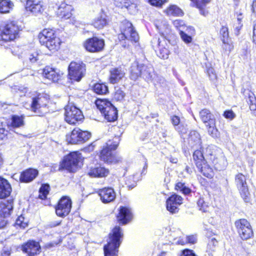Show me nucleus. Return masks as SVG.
Returning <instances> with one entry per match:
<instances>
[{"instance_id":"603ef678","label":"nucleus","mask_w":256,"mask_h":256,"mask_svg":"<svg viewBox=\"0 0 256 256\" xmlns=\"http://www.w3.org/2000/svg\"><path fill=\"white\" fill-rule=\"evenodd\" d=\"M206 71L211 80H215L216 78V74L213 68L210 66V64H206Z\"/></svg>"},{"instance_id":"4468645a","label":"nucleus","mask_w":256,"mask_h":256,"mask_svg":"<svg viewBox=\"0 0 256 256\" xmlns=\"http://www.w3.org/2000/svg\"><path fill=\"white\" fill-rule=\"evenodd\" d=\"M182 202V198L177 194H173L166 200V209L171 214L178 212V206Z\"/></svg>"},{"instance_id":"aec40b11","label":"nucleus","mask_w":256,"mask_h":256,"mask_svg":"<svg viewBox=\"0 0 256 256\" xmlns=\"http://www.w3.org/2000/svg\"><path fill=\"white\" fill-rule=\"evenodd\" d=\"M43 76L53 82H57L60 78V74L56 69L46 66L42 70Z\"/></svg>"},{"instance_id":"c85d7f7f","label":"nucleus","mask_w":256,"mask_h":256,"mask_svg":"<svg viewBox=\"0 0 256 256\" xmlns=\"http://www.w3.org/2000/svg\"><path fill=\"white\" fill-rule=\"evenodd\" d=\"M164 12L169 16H182L184 15L182 10L176 5H170Z\"/></svg>"},{"instance_id":"7ed1b4c3","label":"nucleus","mask_w":256,"mask_h":256,"mask_svg":"<svg viewBox=\"0 0 256 256\" xmlns=\"http://www.w3.org/2000/svg\"><path fill=\"white\" fill-rule=\"evenodd\" d=\"M82 160L81 154L78 152L70 153L64 157L61 168L70 172H74L78 168V163Z\"/></svg>"},{"instance_id":"13d9d810","label":"nucleus","mask_w":256,"mask_h":256,"mask_svg":"<svg viewBox=\"0 0 256 256\" xmlns=\"http://www.w3.org/2000/svg\"><path fill=\"white\" fill-rule=\"evenodd\" d=\"M40 55L39 52L38 51H36L30 54L28 58L31 62L34 63L36 62L40 59Z\"/></svg>"},{"instance_id":"e2e57ef3","label":"nucleus","mask_w":256,"mask_h":256,"mask_svg":"<svg viewBox=\"0 0 256 256\" xmlns=\"http://www.w3.org/2000/svg\"><path fill=\"white\" fill-rule=\"evenodd\" d=\"M180 37L186 43H190L192 40L191 36H188L186 33H180Z\"/></svg>"},{"instance_id":"4d7b16f0","label":"nucleus","mask_w":256,"mask_h":256,"mask_svg":"<svg viewBox=\"0 0 256 256\" xmlns=\"http://www.w3.org/2000/svg\"><path fill=\"white\" fill-rule=\"evenodd\" d=\"M148 2L152 6L161 8L164 4L168 2V0H148Z\"/></svg>"},{"instance_id":"f704fd0d","label":"nucleus","mask_w":256,"mask_h":256,"mask_svg":"<svg viewBox=\"0 0 256 256\" xmlns=\"http://www.w3.org/2000/svg\"><path fill=\"white\" fill-rule=\"evenodd\" d=\"M222 40L223 49L230 52L233 49L234 46L232 40L229 38L228 33H223Z\"/></svg>"},{"instance_id":"f3484780","label":"nucleus","mask_w":256,"mask_h":256,"mask_svg":"<svg viewBox=\"0 0 256 256\" xmlns=\"http://www.w3.org/2000/svg\"><path fill=\"white\" fill-rule=\"evenodd\" d=\"M140 76L147 82H153L154 84L157 82L154 70L151 65H142Z\"/></svg>"},{"instance_id":"1a4fd4ad","label":"nucleus","mask_w":256,"mask_h":256,"mask_svg":"<svg viewBox=\"0 0 256 256\" xmlns=\"http://www.w3.org/2000/svg\"><path fill=\"white\" fill-rule=\"evenodd\" d=\"M83 46L85 49L89 52H99L103 50L104 46V42L103 39L93 37L86 40L84 42Z\"/></svg>"},{"instance_id":"79ce46f5","label":"nucleus","mask_w":256,"mask_h":256,"mask_svg":"<svg viewBox=\"0 0 256 256\" xmlns=\"http://www.w3.org/2000/svg\"><path fill=\"white\" fill-rule=\"evenodd\" d=\"M94 91L98 94H105L108 92V88L104 84L96 83L93 87Z\"/></svg>"},{"instance_id":"0eeeda50","label":"nucleus","mask_w":256,"mask_h":256,"mask_svg":"<svg viewBox=\"0 0 256 256\" xmlns=\"http://www.w3.org/2000/svg\"><path fill=\"white\" fill-rule=\"evenodd\" d=\"M40 42L46 44V46L50 50H57L60 44L59 38L55 33H39L38 36Z\"/></svg>"},{"instance_id":"f8f14e48","label":"nucleus","mask_w":256,"mask_h":256,"mask_svg":"<svg viewBox=\"0 0 256 256\" xmlns=\"http://www.w3.org/2000/svg\"><path fill=\"white\" fill-rule=\"evenodd\" d=\"M72 208V200L68 196H63L59 200L56 208V214L60 217L68 214Z\"/></svg>"},{"instance_id":"58836bf2","label":"nucleus","mask_w":256,"mask_h":256,"mask_svg":"<svg viewBox=\"0 0 256 256\" xmlns=\"http://www.w3.org/2000/svg\"><path fill=\"white\" fill-rule=\"evenodd\" d=\"M95 103L102 114L105 112L108 109V108H110L112 105L110 101L106 100L98 99Z\"/></svg>"},{"instance_id":"7c9ffc66","label":"nucleus","mask_w":256,"mask_h":256,"mask_svg":"<svg viewBox=\"0 0 256 256\" xmlns=\"http://www.w3.org/2000/svg\"><path fill=\"white\" fill-rule=\"evenodd\" d=\"M120 40L137 42L139 40L138 33H120L118 36Z\"/></svg>"},{"instance_id":"0e129e2a","label":"nucleus","mask_w":256,"mask_h":256,"mask_svg":"<svg viewBox=\"0 0 256 256\" xmlns=\"http://www.w3.org/2000/svg\"><path fill=\"white\" fill-rule=\"evenodd\" d=\"M180 256H196L192 250L185 249L182 252Z\"/></svg>"},{"instance_id":"f257e3e1","label":"nucleus","mask_w":256,"mask_h":256,"mask_svg":"<svg viewBox=\"0 0 256 256\" xmlns=\"http://www.w3.org/2000/svg\"><path fill=\"white\" fill-rule=\"evenodd\" d=\"M122 236V228L119 226H116L109 234L107 244L104 246V256H117L118 248L120 244Z\"/></svg>"},{"instance_id":"49530a36","label":"nucleus","mask_w":256,"mask_h":256,"mask_svg":"<svg viewBox=\"0 0 256 256\" xmlns=\"http://www.w3.org/2000/svg\"><path fill=\"white\" fill-rule=\"evenodd\" d=\"M208 128V134L212 137L217 136L218 130L216 128V120H211L210 123L206 125Z\"/></svg>"},{"instance_id":"a878e982","label":"nucleus","mask_w":256,"mask_h":256,"mask_svg":"<svg viewBox=\"0 0 256 256\" xmlns=\"http://www.w3.org/2000/svg\"><path fill=\"white\" fill-rule=\"evenodd\" d=\"M13 200H10L0 204V216L8 218L12 211Z\"/></svg>"},{"instance_id":"052dcab7","label":"nucleus","mask_w":256,"mask_h":256,"mask_svg":"<svg viewBox=\"0 0 256 256\" xmlns=\"http://www.w3.org/2000/svg\"><path fill=\"white\" fill-rule=\"evenodd\" d=\"M223 115L225 118L230 120H232L236 117L235 114L232 110H226Z\"/></svg>"},{"instance_id":"3c124183","label":"nucleus","mask_w":256,"mask_h":256,"mask_svg":"<svg viewBox=\"0 0 256 256\" xmlns=\"http://www.w3.org/2000/svg\"><path fill=\"white\" fill-rule=\"evenodd\" d=\"M176 189L180 190L184 194H188L191 192V190L186 186L184 183L179 182L176 185Z\"/></svg>"},{"instance_id":"c756f323","label":"nucleus","mask_w":256,"mask_h":256,"mask_svg":"<svg viewBox=\"0 0 256 256\" xmlns=\"http://www.w3.org/2000/svg\"><path fill=\"white\" fill-rule=\"evenodd\" d=\"M106 112L102 113L104 118L108 122H114L117 119L118 114L116 108L112 105L110 108H108Z\"/></svg>"},{"instance_id":"dca6fc26","label":"nucleus","mask_w":256,"mask_h":256,"mask_svg":"<svg viewBox=\"0 0 256 256\" xmlns=\"http://www.w3.org/2000/svg\"><path fill=\"white\" fill-rule=\"evenodd\" d=\"M22 250L28 256H35L40 252V246L38 242L30 240L22 246Z\"/></svg>"},{"instance_id":"6ab92c4d","label":"nucleus","mask_w":256,"mask_h":256,"mask_svg":"<svg viewBox=\"0 0 256 256\" xmlns=\"http://www.w3.org/2000/svg\"><path fill=\"white\" fill-rule=\"evenodd\" d=\"M117 218L120 223L123 224H127L132 218L131 210L126 206H120Z\"/></svg>"},{"instance_id":"de8ad7c7","label":"nucleus","mask_w":256,"mask_h":256,"mask_svg":"<svg viewBox=\"0 0 256 256\" xmlns=\"http://www.w3.org/2000/svg\"><path fill=\"white\" fill-rule=\"evenodd\" d=\"M138 0H135L133 2L130 1L128 2V7L126 8L129 13L131 14H136L138 12Z\"/></svg>"},{"instance_id":"a211bd4d","label":"nucleus","mask_w":256,"mask_h":256,"mask_svg":"<svg viewBox=\"0 0 256 256\" xmlns=\"http://www.w3.org/2000/svg\"><path fill=\"white\" fill-rule=\"evenodd\" d=\"M24 26L17 22H10L0 26V32H20L23 30Z\"/></svg>"},{"instance_id":"4be33fe9","label":"nucleus","mask_w":256,"mask_h":256,"mask_svg":"<svg viewBox=\"0 0 256 256\" xmlns=\"http://www.w3.org/2000/svg\"><path fill=\"white\" fill-rule=\"evenodd\" d=\"M190 146L194 148H201V138L200 134L196 130H192L189 134L188 139Z\"/></svg>"},{"instance_id":"c9c22d12","label":"nucleus","mask_w":256,"mask_h":256,"mask_svg":"<svg viewBox=\"0 0 256 256\" xmlns=\"http://www.w3.org/2000/svg\"><path fill=\"white\" fill-rule=\"evenodd\" d=\"M119 28L120 32H136L132 24L126 20L120 22Z\"/></svg>"},{"instance_id":"37998d69","label":"nucleus","mask_w":256,"mask_h":256,"mask_svg":"<svg viewBox=\"0 0 256 256\" xmlns=\"http://www.w3.org/2000/svg\"><path fill=\"white\" fill-rule=\"evenodd\" d=\"M204 153L210 160H214L216 156V147L214 146H208L206 148Z\"/></svg>"},{"instance_id":"ea45409f","label":"nucleus","mask_w":256,"mask_h":256,"mask_svg":"<svg viewBox=\"0 0 256 256\" xmlns=\"http://www.w3.org/2000/svg\"><path fill=\"white\" fill-rule=\"evenodd\" d=\"M11 126L12 128H20L24 125V116L14 115L12 117Z\"/></svg>"},{"instance_id":"6e6d98bb","label":"nucleus","mask_w":256,"mask_h":256,"mask_svg":"<svg viewBox=\"0 0 256 256\" xmlns=\"http://www.w3.org/2000/svg\"><path fill=\"white\" fill-rule=\"evenodd\" d=\"M130 0H115L114 2V5L119 8L122 9L125 8H126L128 5Z\"/></svg>"},{"instance_id":"864d4df0","label":"nucleus","mask_w":256,"mask_h":256,"mask_svg":"<svg viewBox=\"0 0 256 256\" xmlns=\"http://www.w3.org/2000/svg\"><path fill=\"white\" fill-rule=\"evenodd\" d=\"M50 186L47 184H42L40 188V197L42 199L46 198L47 194H48Z\"/></svg>"},{"instance_id":"2f4dec72","label":"nucleus","mask_w":256,"mask_h":256,"mask_svg":"<svg viewBox=\"0 0 256 256\" xmlns=\"http://www.w3.org/2000/svg\"><path fill=\"white\" fill-rule=\"evenodd\" d=\"M200 116L205 125L210 123L211 120H216L214 116L208 109H203L200 112Z\"/></svg>"},{"instance_id":"ddd939ff","label":"nucleus","mask_w":256,"mask_h":256,"mask_svg":"<svg viewBox=\"0 0 256 256\" xmlns=\"http://www.w3.org/2000/svg\"><path fill=\"white\" fill-rule=\"evenodd\" d=\"M97 193L104 204H108L113 202L116 197V194L112 188L108 187L100 189Z\"/></svg>"},{"instance_id":"2eb2a0df","label":"nucleus","mask_w":256,"mask_h":256,"mask_svg":"<svg viewBox=\"0 0 256 256\" xmlns=\"http://www.w3.org/2000/svg\"><path fill=\"white\" fill-rule=\"evenodd\" d=\"M25 8L27 11L34 15L42 13L44 9L43 2L40 0H27Z\"/></svg>"},{"instance_id":"a18cd8bd","label":"nucleus","mask_w":256,"mask_h":256,"mask_svg":"<svg viewBox=\"0 0 256 256\" xmlns=\"http://www.w3.org/2000/svg\"><path fill=\"white\" fill-rule=\"evenodd\" d=\"M18 34V33H0V41L6 42L13 40Z\"/></svg>"},{"instance_id":"bb28decb","label":"nucleus","mask_w":256,"mask_h":256,"mask_svg":"<svg viewBox=\"0 0 256 256\" xmlns=\"http://www.w3.org/2000/svg\"><path fill=\"white\" fill-rule=\"evenodd\" d=\"M108 173V169L100 166L92 168L88 172V174L92 177L102 178L107 176Z\"/></svg>"},{"instance_id":"4c0bfd02","label":"nucleus","mask_w":256,"mask_h":256,"mask_svg":"<svg viewBox=\"0 0 256 256\" xmlns=\"http://www.w3.org/2000/svg\"><path fill=\"white\" fill-rule=\"evenodd\" d=\"M106 16L102 13L100 16L98 17L93 23V25L98 30L102 29L107 24Z\"/></svg>"},{"instance_id":"a19ab883","label":"nucleus","mask_w":256,"mask_h":256,"mask_svg":"<svg viewBox=\"0 0 256 256\" xmlns=\"http://www.w3.org/2000/svg\"><path fill=\"white\" fill-rule=\"evenodd\" d=\"M194 160L195 161L196 167L200 166L202 164L205 163L203 152L200 150H196L193 154Z\"/></svg>"},{"instance_id":"9b49d317","label":"nucleus","mask_w":256,"mask_h":256,"mask_svg":"<svg viewBox=\"0 0 256 256\" xmlns=\"http://www.w3.org/2000/svg\"><path fill=\"white\" fill-rule=\"evenodd\" d=\"M235 182L237 188L240 190L242 197L246 202H248L250 199V192L245 176L242 174H236L235 177Z\"/></svg>"},{"instance_id":"cd10ccee","label":"nucleus","mask_w":256,"mask_h":256,"mask_svg":"<svg viewBox=\"0 0 256 256\" xmlns=\"http://www.w3.org/2000/svg\"><path fill=\"white\" fill-rule=\"evenodd\" d=\"M142 65L139 64L137 62H134L130 67V78L132 80H136L140 76Z\"/></svg>"},{"instance_id":"20e7f679","label":"nucleus","mask_w":256,"mask_h":256,"mask_svg":"<svg viewBox=\"0 0 256 256\" xmlns=\"http://www.w3.org/2000/svg\"><path fill=\"white\" fill-rule=\"evenodd\" d=\"M235 226L240 238L247 240L254 236V232L250 223L244 218L240 219L235 222Z\"/></svg>"},{"instance_id":"338daca9","label":"nucleus","mask_w":256,"mask_h":256,"mask_svg":"<svg viewBox=\"0 0 256 256\" xmlns=\"http://www.w3.org/2000/svg\"><path fill=\"white\" fill-rule=\"evenodd\" d=\"M218 244V241L214 238H212L211 240L208 242V248L212 250H214V248L216 245Z\"/></svg>"},{"instance_id":"69168bd1","label":"nucleus","mask_w":256,"mask_h":256,"mask_svg":"<svg viewBox=\"0 0 256 256\" xmlns=\"http://www.w3.org/2000/svg\"><path fill=\"white\" fill-rule=\"evenodd\" d=\"M176 130L180 134H186L187 132V128L186 126H184L182 124H180L179 126L176 127Z\"/></svg>"},{"instance_id":"423d86ee","label":"nucleus","mask_w":256,"mask_h":256,"mask_svg":"<svg viewBox=\"0 0 256 256\" xmlns=\"http://www.w3.org/2000/svg\"><path fill=\"white\" fill-rule=\"evenodd\" d=\"M90 136V132L75 128L70 134L66 135V141L72 144H80L88 140Z\"/></svg>"},{"instance_id":"39448f33","label":"nucleus","mask_w":256,"mask_h":256,"mask_svg":"<svg viewBox=\"0 0 256 256\" xmlns=\"http://www.w3.org/2000/svg\"><path fill=\"white\" fill-rule=\"evenodd\" d=\"M114 144H112L110 141L106 144V146L102 150L100 154V159L101 160L108 164L116 163L120 160V158H117L112 153V150H114L117 148L118 144V142H114Z\"/></svg>"},{"instance_id":"5fc2aeb1","label":"nucleus","mask_w":256,"mask_h":256,"mask_svg":"<svg viewBox=\"0 0 256 256\" xmlns=\"http://www.w3.org/2000/svg\"><path fill=\"white\" fill-rule=\"evenodd\" d=\"M125 96L124 92L119 88H115V92L114 94V98L117 101L123 100Z\"/></svg>"},{"instance_id":"8fccbe9b","label":"nucleus","mask_w":256,"mask_h":256,"mask_svg":"<svg viewBox=\"0 0 256 256\" xmlns=\"http://www.w3.org/2000/svg\"><path fill=\"white\" fill-rule=\"evenodd\" d=\"M197 205L199 210L202 212H206L208 211V203L206 202L204 198H200L198 202Z\"/></svg>"},{"instance_id":"b1692460","label":"nucleus","mask_w":256,"mask_h":256,"mask_svg":"<svg viewBox=\"0 0 256 256\" xmlns=\"http://www.w3.org/2000/svg\"><path fill=\"white\" fill-rule=\"evenodd\" d=\"M11 185L8 180L0 176V198L8 196L12 192Z\"/></svg>"},{"instance_id":"9d476101","label":"nucleus","mask_w":256,"mask_h":256,"mask_svg":"<svg viewBox=\"0 0 256 256\" xmlns=\"http://www.w3.org/2000/svg\"><path fill=\"white\" fill-rule=\"evenodd\" d=\"M46 100L42 97H35L32 98L31 104V110L36 116H42L48 112V108L46 103L44 102Z\"/></svg>"},{"instance_id":"72a5a7b5","label":"nucleus","mask_w":256,"mask_h":256,"mask_svg":"<svg viewBox=\"0 0 256 256\" xmlns=\"http://www.w3.org/2000/svg\"><path fill=\"white\" fill-rule=\"evenodd\" d=\"M14 4L10 0H0V12L8 13L12 9Z\"/></svg>"},{"instance_id":"bf43d9fd","label":"nucleus","mask_w":256,"mask_h":256,"mask_svg":"<svg viewBox=\"0 0 256 256\" xmlns=\"http://www.w3.org/2000/svg\"><path fill=\"white\" fill-rule=\"evenodd\" d=\"M210 0H201L200 1H199L198 0H196V1L201 4L202 7L201 10L198 8L200 10V12L201 14L206 16V12L204 10V7L205 6L206 4L209 3L210 2Z\"/></svg>"},{"instance_id":"473e14b6","label":"nucleus","mask_w":256,"mask_h":256,"mask_svg":"<svg viewBox=\"0 0 256 256\" xmlns=\"http://www.w3.org/2000/svg\"><path fill=\"white\" fill-rule=\"evenodd\" d=\"M174 26L176 28V30L179 32H186L194 31V30L192 26H186L184 22L181 20H176L173 22Z\"/></svg>"},{"instance_id":"f03ea898","label":"nucleus","mask_w":256,"mask_h":256,"mask_svg":"<svg viewBox=\"0 0 256 256\" xmlns=\"http://www.w3.org/2000/svg\"><path fill=\"white\" fill-rule=\"evenodd\" d=\"M64 116L65 120L70 124H75L84 118L82 111L70 103L65 108Z\"/></svg>"},{"instance_id":"680f3d73","label":"nucleus","mask_w":256,"mask_h":256,"mask_svg":"<svg viewBox=\"0 0 256 256\" xmlns=\"http://www.w3.org/2000/svg\"><path fill=\"white\" fill-rule=\"evenodd\" d=\"M171 121L175 128L179 126L180 124H181L180 118L176 116H173L171 117Z\"/></svg>"},{"instance_id":"774afa93","label":"nucleus","mask_w":256,"mask_h":256,"mask_svg":"<svg viewBox=\"0 0 256 256\" xmlns=\"http://www.w3.org/2000/svg\"><path fill=\"white\" fill-rule=\"evenodd\" d=\"M158 56L163 59H166L168 58V50L164 48L160 50Z\"/></svg>"},{"instance_id":"e433bc0d","label":"nucleus","mask_w":256,"mask_h":256,"mask_svg":"<svg viewBox=\"0 0 256 256\" xmlns=\"http://www.w3.org/2000/svg\"><path fill=\"white\" fill-rule=\"evenodd\" d=\"M202 174L209 178H211L214 176V172L212 169L206 162L201 165L200 166L197 167Z\"/></svg>"},{"instance_id":"393cba45","label":"nucleus","mask_w":256,"mask_h":256,"mask_svg":"<svg viewBox=\"0 0 256 256\" xmlns=\"http://www.w3.org/2000/svg\"><path fill=\"white\" fill-rule=\"evenodd\" d=\"M72 10V6L67 4L65 2H62L58 7V14L62 20H67L72 16L71 12Z\"/></svg>"},{"instance_id":"5701e85b","label":"nucleus","mask_w":256,"mask_h":256,"mask_svg":"<svg viewBox=\"0 0 256 256\" xmlns=\"http://www.w3.org/2000/svg\"><path fill=\"white\" fill-rule=\"evenodd\" d=\"M109 80L112 84L118 83L125 75L124 70L120 67L112 68L110 70Z\"/></svg>"},{"instance_id":"c03bdc74","label":"nucleus","mask_w":256,"mask_h":256,"mask_svg":"<svg viewBox=\"0 0 256 256\" xmlns=\"http://www.w3.org/2000/svg\"><path fill=\"white\" fill-rule=\"evenodd\" d=\"M248 98L247 102L250 106V108L251 110L256 111L255 116H256V98L254 94L252 92L248 94Z\"/></svg>"},{"instance_id":"09e8293b","label":"nucleus","mask_w":256,"mask_h":256,"mask_svg":"<svg viewBox=\"0 0 256 256\" xmlns=\"http://www.w3.org/2000/svg\"><path fill=\"white\" fill-rule=\"evenodd\" d=\"M15 226L18 228H24L28 226V221L22 216H19L16 220Z\"/></svg>"},{"instance_id":"6e6552de","label":"nucleus","mask_w":256,"mask_h":256,"mask_svg":"<svg viewBox=\"0 0 256 256\" xmlns=\"http://www.w3.org/2000/svg\"><path fill=\"white\" fill-rule=\"evenodd\" d=\"M85 65L82 63L71 62L68 66V74L70 80L79 82L84 76Z\"/></svg>"},{"instance_id":"412c9836","label":"nucleus","mask_w":256,"mask_h":256,"mask_svg":"<svg viewBox=\"0 0 256 256\" xmlns=\"http://www.w3.org/2000/svg\"><path fill=\"white\" fill-rule=\"evenodd\" d=\"M38 174V171L36 169H27L20 174V180L22 182H31L37 176Z\"/></svg>"}]
</instances>
